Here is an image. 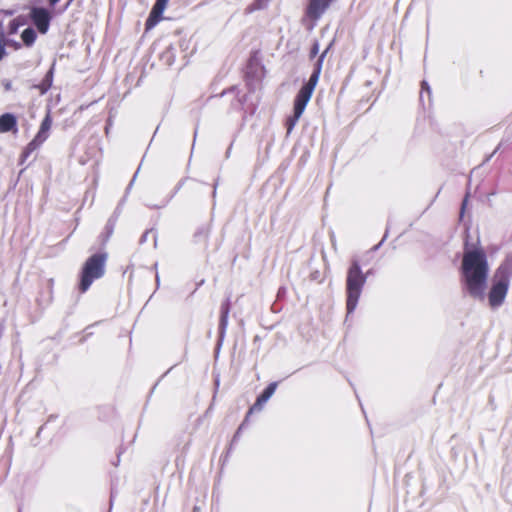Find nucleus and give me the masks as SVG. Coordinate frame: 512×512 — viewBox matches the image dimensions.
Returning <instances> with one entry per match:
<instances>
[{"mask_svg":"<svg viewBox=\"0 0 512 512\" xmlns=\"http://www.w3.org/2000/svg\"><path fill=\"white\" fill-rule=\"evenodd\" d=\"M104 262L105 258L101 255H94L87 260L83 268L82 280L80 284V288L83 292L90 287L93 280L103 275Z\"/></svg>","mask_w":512,"mask_h":512,"instance_id":"5","label":"nucleus"},{"mask_svg":"<svg viewBox=\"0 0 512 512\" xmlns=\"http://www.w3.org/2000/svg\"><path fill=\"white\" fill-rule=\"evenodd\" d=\"M461 273L468 294L483 300L489 274L485 252L480 248H466L462 258Z\"/></svg>","mask_w":512,"mask_h":512,"instance_id":"1","label":"nucleus"},{"mask_svg":"<svg viewBox=\"0 0 512 512\" xmlns=\"http://www.w3.org/2000/svg\"><path fill=\"white\" fill-rule=\"evenodd\" d=\"M50 127H51V120H50L49 116H46L45 119L43 120L39 130L48 134Z\"/></svg>","mask_w":512,"mask_h":512,"instance_id":"13","label":"nucleus"},{"mask_svg":"<svg viewBox=\"0 0 512 512\" xmlns=\"http://www.w3.org/2000/svg\"><path fill=\"white\" fill-rule=\"evenodd\" d=\"M422 89H423V90H426L427 92H430V90H429V86L427 85V83H426V82H423V83H422Z\"/></svg>","mask_w":512,"mask_h":512,"instance_id":"17","label":"nucleus"},{"mask_svg":"<svg viewBox=\"0 0 512 512\" xmlns=\"http://www.w3.org/2000/svg\"><path fill=\"white\" fill-rule=\"evenodd\" d=\"M276 387H277L276 383L270 384L265 389V391L258 397L256 403L251 408L250 412L255 411V410H261L263 404L266 403L270 399V397L274 394Z\"/></svg>","mask_w":512,"mask_h":512,"instance_id":"9","label":"nucleus"},{"mask_svg":"<svg viewBox=\"0 0 512 512\" xmlns=\"http://www.w3.org/2000/svg\"><path fill=\"white\" fill-rule=\"evenodd\" d=\"M168 0H156L150 15L146 21V29L153 28L160 20L162 13L167 6Z\"/></svg>","mask_w":512,"mask_h":512,"instance_id":"8","label":"nucleus"},{"mask_svg":"<svg viewBox=\"0 0 512 512\" xmlns=\"http://www.w3.org/2000/svg\"><path fill=\"white\" fill-rule=\"evenodd\" d=\"M318 51H319V46H318V44H314V46H313V48H312V50H311V55H312V56H315V55L318 53Z\"/></svg>","mask_w":512,"mask_h":512,"instance_id":"16","label":"nucleus"},{"mask_svg":"<svg viewBox=\"0 0 512 512\" xmlns=\"http://www.w3.org/2000/svg\"><path fill=\"white\" fill-rule=\"evenodd\" d=\"M17 120L15 116L6 113L0 116V133H6L16 127Z\"/></svg>","mask_w":512,"mask_h":512,"instance_id":"10","label":"nucleus"},{"mask_svg":"<svg viewBox=\"0 0 512 512\" xmlns=\"http://www.w3.org/2000/svg\"><path fill=\"white\" fill-rule=\"evenodd\" d=\"M333 0H310L307 16L313 20L319 19Z\"/></svg>","mask_w":512,"mask_h":512,"instance_id":"7","label":"nucleus"},{"mask_svg":"<svg viewBox=\"0 0 512 512\" xmlns=\"http://www.w3.org/2000/svg\"><path fill=\"white\" fill-rule=\"evenodd\" d=\"M328 51V48L321 54L318 62L317 67L313 74L310 76L309 81L300 89L298 92L295 101H294V108H293V116L290 117L287 120V130L290 132L293 127L296 125L297 121L303 114L306 105L310 101L313 91L318 83L320 72H321V65L323 62V59Z\"/></svg>","mask_w":512,"mask_h":512,"instance_id":"2","label":"nucleus"},{"mask_svg":"<svg viewBox=\"0 0 512 512\" xmlns=\"http://www.w3.org/2000/svg\"><path fill=\"white\" fill-rule=\"evenodd\" d=\"M365 283V277L359 266L354 264L348 271L347 276V310L351 313L357 306L362 286Z\"/></svg>","mask_w":512,"mask_h":512,"instance_id":"4","label":"nucleus"},{"mask_svg":"<svg viewBox=\"0 0 512 512\" xmlns=\"http://www.w3.org/2000/svg\"><path fill=\"white\" fill-rule=\"evenodd\" d=\"M21 38L25 44L31 45L35 41L36 34L33 29L27 28L22 32Z\"/></svg>","mask_w":512,"mask_h":512,"instance_id":"12","label":"nucleus"},{"mask_svg":"<svg viewBox=\"0 0 512 512\" xmlns=\"http://www.w3.org/2000/svg\"><path fill=\"white\" fill-rule=\"evenodd\" d=\"M509 286L510 274L507 268H498L494 274L492 285L488 292V302L491 308H498L504 303Z\"/></svg>","mask_w":512,"mask_h":512,"instance_id":"3","label":"nucleus"},{"mask_svg":"<svg viewBox=\"0 0 512 512\" xmlns=\"http://www.w3.org/2000/svg\"><path fill=\"white\" fill-rule=\"evenodd\" d=\"M59 0H50L51 4L57 3Z\"/></svg>","mask_w":512,"mask_h":512,"instance_id":"18","label":"nucleus"},{"mask_svg":"<svg viewBox=\"0 0 512 512\" xmlns=\"http://www.w3.org/2000/svg\"><path fill=\"white\" fill-rule=\"evenodd\" d=\"M48 137V134L42 131H38L35 138L29 143L28 148L34 150L39 147Z\"/></svg>","mask_w":512,"mask_h":512,"instance_id":"11","label":"nucleus"},{"mask_svg":"<svg viewBox=\"0 0 512 512\" xmlns=\"http://www.w3.org/2000/svg\"><path fill=\"white\" fill-rule=\"evenodd\" d=\"M270 0H257L256 1V5H257V8H263L264 6L267 5V3L269 2Z\"/></svg>","mask_w":512,"mask_h":512,"instance_id":"15","label":"nucleus"},{"mask_svg":"<svg viewBox=\"0 0 512 512\" xmlns=\"http://www.w3.org/2000/svg\"><path fill=\"white\" fill-rule=\"evenodd\" d=\"M4 55H5L4 40L2 38H0V60L4 57Z\"/></svg>","mask_w":512,"mask_h":512,"instance_id":"14","label":"nucleus"},{"mask_svg":"<svg viewBox=\"0 0 512 512\" xmlns=\"http://www.w3.org/2000/svg\"><path fill=\"white\" fill-rule=\"evenodd\" d=\"M31 17L40 33L45 34L49 28L50 15L43 8H34Z\"/></svg>","mask_w":512,"mask_h":512,"instance_id":"6","label":"nucleus"}]
</instances>
